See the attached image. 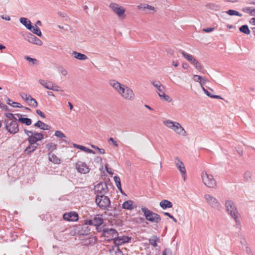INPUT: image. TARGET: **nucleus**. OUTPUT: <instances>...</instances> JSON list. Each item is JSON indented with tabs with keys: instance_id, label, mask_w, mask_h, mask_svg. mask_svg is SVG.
Masks as SVG:
<instances>
[{
	"instance_id": "obj_1",
	"label": "nucleus",
	"mask_w": 255,
	"mask_h": 255,
	"mask_svg": "<svg viewBox=\"0 0 255 255\" xmlns=\"http://www.w3.org/2000/svg\"><path fill=\"white\" fill-rule=\"evenodd\" d=\"M226 211L234 219L237 227L241 225V216L235 203L232 200H227L225 203Z\"/></svg>"
},
{
	"instance_id": "obj_2",
	"label": "nucleus",
	"mask_w": 255,
	"mask_h": 255,
	"mask_svg": "<svg viewBox=\"0 0 255 255\" xmlns=\"http://www.w3.org/2000/svg\"><path fill=\"white\" fill-rule=\"evenodd\" d=\"M163 124L167 128L172 129L177 134L182 136H186V130L179 123L170 120H166L163 121Z\"/></svg>"
},
{
	"instance_id": "obj_3",
	"label": "nucleus",
	"mask_w": 255,
	"mask_h": 255,
	"mask_svg": "<svg viewBox=\"0 0 255 255\" xmlns=\"http://www.w3.org/2000/svg\"><path fill=\"white\" fill-rule=\"evenodd\" d=\"M151 84L156 89V92L161 100L168 102H171V98L165 93V87L160 81L156 80L151 81Z\"/></svg>"
},
{
	"instance_id": "obj_4",
	"label": "nucleus",
	"mask_w": 255,
	"mask_h": 255,
	"mask_svg": "<svg viewBox=\"0 0 255 255\" xmlns=\"http://www.w3.org/2000/svg\"><path fill=\"white\" fill-rule=\"evenodd\" d=\"M95 202L97 205L102 210H108L111 205L109 198L105 195H97Z\"/></svg>"
},
{
	"instance_id": "obj_5",
	"label": "nucleus",
	"mask_w": 255,
	"mask_h": 255,
	"mask_svg": "<svg viewBox=\"0 0 255 255\" xmlns=\"http://www.w3.org/2000/svg\"><path fill=\"white\" fill-rule=\"evenodd\" d=\"M179 52L183 55L184 58L193 65L197 70L201 72H203V69L201 64L193 55L182 50H180Z\"/></svg>"
},
{
	"instance_id": "obj_6",
	"label": "nucleus",
	"mask_w": 255,
	"mask_h": 255,
	"mask_svg": "<svg viewBox=\"0 0 255 255\" xmlns=\"http://www.w3.org/2000/svg\"><path fill=\"white\" fill-rule=\"evenodd\" d=\"M109 7L120 19H124L126 18V9L122 5L115 2H112L110 4Z\"/></svg>"
},
{
	"instance_id": "obj_7",
	"label": "nucleus",
	"mask_w": 255,
	"mask_h": 255,
	"mask_svg": "<svg viewBox=\"0 0 255 255\" xmlns=\"http://www.w3.org/2000/svg\"><path fill=\"white\" fill-rule=\"evenodd\" d=\"M141 211L147 220L156 223L161 221V218L158 214L149 210L145 207H142Z\"/></svg>"
},
{
	"instance_id": "obj_8",
	"label": "nucleus",
	"mask_w": 255,
	"mask_h": 255,
	"mask_svg": "<svg viewBox=\"0 0 255 255\" xmlns=\"http://www.w3.org/2000/svg\"><path fill=\"white\" fill-rule=\"evenodd\" d=\"M201 177L203 182L207 187L214 188L216 186V181L212 175L203 171L202 172Z\"/></svg>"
},
{
	"instance_id": "obj_9",
	"label": "nucleus",
	"mask_w": 255,
	"mask_h": 255,
	"mask_svg": "<svg viewBox=\"0 0 255 255\" xmlns=\"http://www.w3.org/2000/svg\"><path fill=\"white\" fill-rule=\"evenodd\" d=\"M207 204L211 208L218 210L221 208V204L218 200L214 196L209 194H205L204 196Z\"/></svg>"
},
{
	"instance_id": "obj_10",
	"label": "nucleus",
	"mask_w": 255,
	"mask_h": 255,
	"mask_svg": "<svg viewBox=\"0 0 255 255\" xmlns=\"http://www.w3.org/2000/svg\"><path fill=\"white\" fill-rule=\"evenodd\" d=\"M119 95L126 100L132 101L135 98L133 90L127 85H125Z\"/></svg>"
},
{
	"instance_id": "obj_11",
	"label": "nucleus",
	"mask_w": 255,
	"mask_h": 255,
	"mask_svg": "<svg viewBox=\"0 0 255 255\" xmlns=\"http://www.w3.org/2000/svg\"><path fill=\"white\" fill-rule=\"evenodd\" d=\"M5 126L6 130L11 133H16L18 130V126L16 121L5 120Z\"/></svg>"
},
{
	"instance_id": "obj_12",
	"label": "nucleus",
	"mask_w": 255,
	"mask_h": 255,
	"mask_svg": "<svg viewBox=\"0 0 255 255\" xmlns=\"http://www.w3.org/2000/svg\"><path fill=\"white\" fill-rule=\"evenodd\" d=\"M174 163L176 167L179 170L182 178L185 181L186 177V170L183 162L178 157H176L174 159Z\"/></svg>"
},
{
	"instance_id": "obj_13",
	"label": "nucleus",
	"mask_w": 255,
	"mask_h": 255,
	"mask_svg": "<svg viewBox=\"0 0 255 255\" xmlns=\"http://www.w3.org/2000/svg\"><path fill=\"white\" fill-rule=\"evenodd\" d=\"M95 193L97 195H105L108 192V187L105 182H100L94 188Z\"/></svg>"
},
{
	"instance_id": "obj_14",
	"label": "nucleus",
	"mask_w": 255,
	"mask_h": 255,
	"mask_svg": "<svg viewBox=\"0 0 255 255\" xmlns=\"http://www.w3.org/2000/svg\"><path fill=\"white\" fill-rule=\"evenodd\" d=\"M118 233L115 229L107 228L103 230V236L108 240H113L118 236Z\"/></svg>"
},
{
	"instance_id": "obj_15",
	"label": "nucleus",
	"mask_w": 255,
	"mask_h": 255,
	"mask_svg": "<svg viewBox=\"0 0 255 255\" xmlns=\"http://www.w3.org/2000/svg\"><path fill=\"white\" fill-rule=\"evenodd\" d=\"M43 138L44 135L42 133L33 132L29 138H27V141L30 144H36L37 141L41 140Z\"/></svg>"
},
{
	"instance_id": "obj_16",
	"label": "nucleus",
	"mask_w": 255,
	"mask_h": 255,
	"mask_svg": "<svg viewBox=\"0 0 255 255\" xmlns=\"http://www.w3.org/2000/svg\"><path fill=\"white\" fill-rule=\"evenodd\" d=\"M76 168L77 171L82 174H86L90 171V168L85 162L79 161L76 164Z\"/></svg>"
},
{
	"instance_id": "obj_17",
	"label": "nucleus",
	"mask_w": 255,
	"mask_h": 255,
	"mask_svg": "<svg viewBox=\"0 0 255 255\" xmlns=\"http://www.w3.org/2000/svg\"><path fill=\"white\" fill-rule=\"evenodd\" d=\"M109 84L119 94L121 92L126 85L122 84L118 81L112 79L109 81Z\"/></svg>"
},
{
	"instance_id": "obj_18",
	"label": "nucleus",
	"mask_w": 255,
	"mask_h": 255,
	"mask_svg": "<svg viewBox=\"0 0 255 255\" xmlns=\"http://www.w3.org/2000/svg\"><path fill=\"white\" fill-rule=\"evenodd\" d=\"M25 39L29 43L41 46L42 44V42L40 39L30 33H28L26 35Z\"/></svg>"
},
{
	"instance_id": "obj_19",
	"label": "nucleus",
	"mask_w": 255,
	"mask_h": 255,
	"mask_svg": "<svg viewBox=\"0 0 255 255\" xmlns=\"http://www.w3.org/2000/svg\"><path fill=\"white\" fill-rule=\"evenodd\" d=\"M63 218L66 221H77L78 220V215L74 212L66 213L63 214Z\"/></svg>"
},
{
	"instance_id": "obj_20",
	"label": "nucleus",
	"mask_w": 255,
	"mask_h": 255,
	"mask_svg": "<svg viewBox=\"0 0 255 255\" xmlns=\"http://www.w3.org/2000/svg\"><path fill=\"white\" fill-rule=\"evenodd\" d=\"M130 240V238L128 237V236H123L118 237V236L116 237V238H115L114 242L115 245L118 246L119 247V245H121L126 243H128Z\"/></svg>"
},
{
	"instance_id": "obj_21",
	"label": "nucleus",
	"mask_w": 255,
	"mask_h": 255,
	"mask_svg": "<svg viewBox=\"0 0 255 255\" xmlns=\"http://www.w3.org/2000/svg\"><path fill=\"white\" fill-rule=\"evenodd\" d=\"M136 207V205L132 200H128L124 202L122 204V208L124 209L131 210Z\"/></svg>"
},
{
	"instance_id": "obj_22",
	"label": "nucleus",
	"mask_w": 255,
	"mask_h": 255,
	"mask_svg": "<svg viewBox=\"0 0 255 255\" xmlns=\"http://www.w3.org/2000/svg\"><path fill=\"white\" fill-rule=\"evenodd\" d=\"M110 255H123L122 251L118 246H112L110 249Z\"/></svg>"
},
{
	"instance_id": "obj_23",
	"label": "nucleus",
	"mask_w": 255,
	"mask_h": 255,
	"mask_svg": "<svg viewBox=\"0 0 255 255\" xmlns=\"http://www.w3.org/2000/svg\"><path fill=\"white\" fill-rule=\"evenodd\" d=\"M102 223L103 219L98 216L94 217L93 219L89 221V225H92L97 227L101 225Z\"/></svg>"
},
{
	"instance_id": "obj_24",
	"label": "nucleus",
	"mask_w": 255,
	"mask_h": 255,
	"mask_svg": "<svg viewBox=\"0 0 255 255\" xmlns=\"http://www.w3.org/2000/svg\"><path fill=\"white\" fill-rule=\"evenodd\" d=\"M149 244L156 248L158 247L157 243L160 242V239L156 236H152L148 240Z\"/></svg>"
},
{
	"instance_id": "obj_25",
	"label": "nucleus",
	"mask_w": 255,
	"mask_h": 255,
	"mask_svg": "<svg viewBox=\"0 0 255 255\" xmlns=\"http://www.w3.org/2000/svg\"><path fill=\"white\" fill-rule=\"evenodd\" d=\"M242 10L245 13L250 14L251 16H255V7L247 6L243 7Z\"/></svg>"
},
{
	"instance_id": "obj_26",
	"label": "nucleus",
	"mask_w": 255,
	"mask_h": 255,
	"mask_svg": "<svg viewBox=\"0 0 255 255\" xmlns=\"http://www.w3.org/2000/svg\"><path fill=\"white\" fill-rule=\"evenodd\" d=\"M159 205L161 208L163 209H166L167 208H171L173 207L172 202L167 200H163L160 203Z\"/></svg>"
},
{
	"instance_id": "obj_27",
	"label": "nucleus",
	"mask_w": 255,
	"mask_h": 255,
	"mask_svg": "<svg viewBox=\"0 0 255 255\" xmlns=\"http://www.w3.org/2000/svg\"><path fill=\"white\" fill-rule=\"evenodd\" d=\"M73 146L77 148L80 149L82 151H83L85 152L88 153H92L95 154V152L92 149H89L84 146L77 144L76 143H73Z\"/></svg>"
},
{
	"instance_id": "obj_28",
	"label": "nucleus",
	"mask_w": 255,
	"mask_h": 255,
	"mask_svg": "<svg viewBox=\"0 0 255 255\" xmlns=\"http://www.w3.org/2000/svg\"><path fill=\"white\" fill-rule=\"evenodd\" d=\"M17 116L18 117V122L21 123L22 124H24L27 126H29L31 124L32 121L30 119L27 118H22V115L20 114H17Z\"/></svg>"
},
{
	"instance_id": "obj_29",
	"label": "nucleus",
	"mask_w": 255,
	"mask_h": 255,
	"mask_svg": "<svg viewBox=\"0 0 255 255\" xmlns=\"http://www.w3.org/2000/svg\"><path fill=\"white\" fill-rule=\"evenodd\" d=\"M39 83L43 86L45 88L48 90H51L53 83L49 81H46L43 79H39L38 80Z\"/></svg>"
},
{
	"instance_id": "obj_30",
	"label": "nucleus",
	"mask_w": 255,
	"mask_h": 255,
	"mask_svg": "<svg viewBox=\"0 0 255 255\" xmlns=\"http://www.w3.org/2000/svg\"><path fill=\"white\" fill-rule=\"evenodd\" d=\"M34 126L43 130H49L50 128L49 126L46 125L40 121H38L37 123H36L34 124Z\"/></svg>"
},
{
	"instance_id": "obj_31",
	"label": "nucleus",
	"mask_w": 255,
	"mask_h": 255,
	"mask_svg": "<svg viewBox=\"0 0 255 255\" xmlns=\"http://www.w3.org/2000/svg\"><path fill=\"white\" fill-rule=\"evenodd\" d=\"M19 20L20 23L22 24L27 29L29 30L31 28V21L27 18L25 17H21Z\"/></svg>"
},
{
	"instance_id": "obj_32",
	"label": "nucleus",
	"mask_w": 255,
	"mask_h": 255,
	"mask_svg": "<svg viewBox=\"0 0 255 255\" xmlns=\"http://www.w3.org/2000/svg\"><path fill=\"white\" fill-rule=\"evenodd\" d=\"M49 160L55 163V164H60L61 162V160L59 158L57 157V156L53 153H48Z\"/></svg>"
},
{
	"instance_id": "obj_33",
	"label": "nucleus",
	"mask_w": 255,
	"mask_h": 255,
	"mask_svg": "<svg viewBox=\"0 0 255 255\" xmlns=\"http://www.w3.org/2000/svg\"><path fill=\"white\" fill-rule=\"evenodd\" d=\"M137 7L138 9H143V10L145 9H147L149 10H151V11H156V8L154 7H153L151 5H148L147 4H145V3L140 4L137 5Z\"/></svg>"
},
{
	"instance_id": "obj_34",
	"label": "nucleus",
	"mask_w": 255,
	"mask_h": 255,
	"mask_svg": "<svg viewBox=\"0 0 255 255\" xmlns=\"http://www.w3.org/2000/svg\"><path fill=\"white\" fill-rule=\"evenodd\" d=\"M73 55L75 58L80 60H85L88 58L86 55L79 53L77 51H74L73 52Z\"/></svg>"
},
{
	"instance_id": "obj_35",
	"label": "nucleus",
	"mask_w": 255,
	"mask_h": 255,
	"mask_svg": "<svg viewBox=\"0 0 255 255\" xmlns=\"http://www.w3.org/2000/svg\"><path fill=\"white\" fill-rule=\"evenodd\" d=\"M38 144H30L28 145L25 149L24 152L26 154H29L33 152L38 147Z\"/></svg>"
},
{
	"instance_id": "obj_36",
	"label": "nucleus",
	"mask_w": 255,
	"mask_h": 255,
	"mask_svg": "<svg viewBox=\"0 0 255 255\" xmlns=\"http://www.w3.org/2000/svg\"><path fill=\"white\" fill-rule=\"evenodd\" d=\"M193 79L195 82H199L200 83L201 87L202 86H203V84L205 83L206 81V79L204 78L197 75H194L193 77Z\"/></svg>"
},
{
	"instance_id": "obj_37",
	"label": "nucleus",
	"mask_w": 255,
	"mask_h": 255,
	"mask_svg": "<svg viewBox=\"0 0 255 255\" xmlns=\"http://www.w3.org/2000/svg\"><path fill=\"white\" fill-rule=\"evenodd\" d=\"M57 145L53 142H49L46 144V148L50 151L49 153H52V151L57 149Z\"/></svg>"
},
{
	"instance_id": "obj_38",
	"label": "nucleus",
	"mask_w": 255,
	"mask_h": 255,
	"mask_svg": "<svg viewBox=\"0 0 255 255\" xmlns=\"http://www.w3.org/2000/svg\"><path fill=\"white\" fill-rule=\"evenodd\" d=\"M34 34L37 35L38 36L41 37L42 36V33L41 32L39 28L37 26V25H34L33 26L31 25V28L29 29Z\"/></svg>"
},
{
	"instance_id": "obj_39",
	"label": "nucleus",
	"mask_w": 255,
	"mask_h": 255,
	"mask_svg": "<svg viewBox=\"0 0 255 255\" xmlns=\"http://www.w3.org/2000/svg\"><path fill=\"white\" fill-rule=\"evenodd\" d=\"M7 104L14 108H23V107L20 103L13 102L9 99H7Z\"/></svg>"
},
{
	"instance_id": "obj_40",
	"label": "nucleus",
	"mask_w": 255,
	"mask_h": 255,
	"mask_svg": "<svg viewBox=\"0 0 255 255\" xmlns=\"http://www.w3.org/2000/svg\"><path fill=\"white\" fill-rule=\"evenodd\" d=\"M240 31L246 34H250L251 33L250 30L247 25H243L240 27Z\"/></svg>"
},
{
	"instance_id": "obj_41",
	"label": "nucleus",
	"mask_w": 255,
	"mask_h": 255,
	"mask_svg": "<svg viewBox=\"0 0 255 255\" xmlns=\"http://www.w3.org/2000/svg\"><path fill=\"white\" fill-rule=\"evenodd\" d=\"M27 103L29 106L34 108L37 107L38 105L37 101L34 98H32V97H31L28 100Z\"/></svg>"
},
{
	"instance_id": "obj_42",
	"label": "nucleus",
	"mask_w": 255,
	"mask_h": 255,
	"mask_svg": "<svg viewBox=\"0 0 255 255\" xmlns=\"http://www.w3.org/2000/svg\"><path fill=\"white\" fill-rule=\"evenodd\" d=\"M227 13H228L230 15H237L240 17L242 16V14L240 13L239 12L233 10V9H229L227 11Z\"/></svg>"
},
{
	"instance_id": "obj_43",
	"label": "nucleus",
	"mask_w": 255,
	"mask_h": 255,
	"mask_svg": "<svg viewBox=\"0 0 255 255\" xmlns=\"http://www.w3.org/2000/svg\"><path fill=\"white\" fill-rule=\"evenodd\" d=\"M24 58L28 62L31 63L32 65H36L38 63L37 59L30 57L29 56H26Z\"/></svg>"
},
{
	"instance_id": "obj_44",
	"label": "nucleus",
	"mask_w": 255,
	"mask_h": 255,
	"mask_svg": "<svg viewBox=\"0 0 255 255\" xmlns=\"http://www.w3.org/2000/svg\"><path fill=\"white\" fill-rule=\"evenodd\" d=\"M19 95L21 97V98L23 99L25 102H28V100L30 98V97H31L30 95H27L24 93H20L19 94Z\"/></svg>"
},
{
	"instance_id": "obj_45",
	"label": "nucleus",
	"mask_w": 255,
	"mask_h": 255,
	"mask_svg": "<svg viewBox=\"0 0 255 255\" xmlns=\"http://www.w3.org/2000/svg\"><path fill=\"white\" fill-rule=\"evenodd\" d=\"M162 255H173L172 251L169 248H166L162 251Z\"/></svg>"
},
{
	"instance_id": "obj_46",
	"label": "nucleus",
	"mask_w": 255,
	"mask_h": 255,
	"mask_svg": "<svg viewBox=\"0 0 255 255\" xmlns=\"http://www.w3.org/2000/svg\"><path fill=\"white\" fill-rule=\"evenodd\" d=\"M54 135L55 136L61 138H66V135L60 130H56Z\"/></svg>"
},
{
	"instance_id": "obj_47",
	"label": "nucleus",
	"mask_w": 255,
	"mask_h": 255,
	"mask_svg": "<svg viewBox=\"0 0 255 255\" xmlns=\"http://www.w3.org/2000/svg\"><path fill=\"white\" fill-rule=\"evenodd\" d=\"M52 89L51 90L56 91V92H60L63 91V90L61 89V87L57 85L52 84Z\"/></svg>"
},
{
	"instance_id": "obj_48",
	"label": "nucleus",
	"mask_w": 255,
	"mask_h": 255,
	"mask_svg": "<svg viewBox=\"0 0 255 255\" xmlns=\"http://www.w3.org/2000/svg\"><path fill=\"white\" fill-rule=\"evenodd\" d=\"M5 117L8 119L7 120H17L16 118L14 117V115L11 113L5 114Z\"/></svg>"
},
{
	"instance_id": "obj_49",
	"label": "nucleus",
	"mask_w": 255,
	"mask_h": 255,
	"mask_svg": "<svg viewBox=\"0 0 255 255\" xmlns=\"http://www.w3.org/2000/svg\"><path fill=\"white\" fill-rule=\"evenodd\" d=\"M91 147L93 148H94V149L97 150L99 151V152L101 154H105V150L103 148H100L98 146H96L94 145H91Z\"/></svg>"
},
{
	"instance_id": "obj_50",
	"label": "nucleus",
	"mask_w": 255,
	"mask_h": 255,
	"mask_svg": "<svg viewBox=\"0 0 255 255\" xmlns=\"http://www.w3.org/2000/svg\"><path fill=\"white\" fill-rule=\"evenodd\" d=\"M164 215L169 217L170 219H171L173 220V221L174 222H175V223L177 222V220L172 215H171L170 213H169L168 212H164Z\"/></svg>"
},
{
	"instance_id": "obj_51",
	"label": "nucleus",
	"mask_w": 255,
	"mask_h": 255,
	"mask_svg": "<svg viewBox=\"0 0 255 255\" xmlns=\"http://www.w3.org/2000/svg\"><path fill=\"white\" fill-rule=\"evenodd\" d=\"M59 72L63 76H66L67 74V70L63 67L59 69Z\"/></svg>"
},
{
	"instance_id": "obj_52",
	"label": "nucleus",
	"mask_w": 255,
	"mask_h": 255,
	"mask_svg": "<svg viewBox=\"0 0 255 255\" xmlns=\"http://www.w3.org/2000/svg\"><path fill=\"white\" fill-rule=\"evenodd\" d=\"M202 89L204 93L209 97L212 98L213 95H212L208 90H207L203 86H202Z\"/></svg>"
},
{
	"instance_id": "obj_53",
	"label": "nucleus",
	"mask_w": 255,
	"mask_h": 255,
	"mask_svg": "<svg viewBox=\"0 0 255 255\" xmlns=\"http://www.w3.org/2000/svg\"><path fill=\"white\" fill-rule=\"evenodd\" d=\"M33 131H30L27 129H24V133L26 134V135L28 136L27 138H29V136H31V135L33 133Z\"/></svg>"
},
{
	"instance_id": "obj_54",
	"label": "nucleus",
	"mask_w": 255,
	"mask_h": 255,
	"mask_svg": "<svg viewBox=\"0 0 255 255\" xmlns=\"http://www.w3.org/2000/svg\"><path fill=\"white\" fill-rule=\"evenodd\" d=\"M36 113L42 118H45V116L40 110H37L36 111Z\"/></svg>"
},
{
	"instance_id": "obj_55",
	"label": "nucleus",
	"mask_w": 255,
	"mask_h": 255,
	"mask_svg": "<svg viewBox=\"0 0 255 255\" xmlns=\"http://www.w3.org/2000/svg\"><path fill=\"white\" fill-rule=\"evenodd\" d=\"M109 141H111L116 147L118 146L117 142L112 137L109 138Z\"/></svg>"
},
{
	"instance_id": "obj_56",
	"label": "nucleus",
	"mask_w": 255,
	"mask_h": 255,
	"mask_svg": "<svg viewBox=\"0 0 255 255\" xmlns=\"http://www.w3.org/2000/svg\"><path fill=\"white\" fill-rule=\"evenodd\" d=\"M106 171L109 174H111V175H113V172L112 171V170L111 168H108V165H106Z\"/></svg>"
},
{
	"instance_id": "obj_57",
	"label": "nucleus",
	"mask_w": 255,
	"mask_h": 255,
	"mask_svg": "<svg viewBox=\"0 0 255 255\" xmlns=\"http://www.w3.org/2000/svg\"><path fill=\"white\" fill-rule=\"evenodd\" d=\"M240 244L243 246V247H247V242L244 239H242L240 241Z\"/></svg>"
},
{
	"instance_id": "obj_58",
	"label": "nucleus",
	"mask_w": 255,
	"mask_h": 255,
	"mask_svg": "<svg viewBox=\"0 0 255 255\" xmlns=\"http://www.w3.org/2000/svg\"><path fill=\"white\" fill-rule=\"evenodd\" d=\"M114 181H115L116 184H117L118 183H119L121 182L120 178L118 176H115L114 177Z\"/></svg>"
},
{
	"instance_id": "obj_59",
	"label": "nucleus",
	"mask_w": 255,
	"mask_h": 255,
	"mask_svg": "<svg viewBox=\"0 0 255 255\" xmlns=\"http://www.w3.org/2000/svg\"><path fill=\"white\" fill-rule=\"evenodd\" d=\"M172 65L176 67L179 65V61L178 60H173L172 62Z\"/></svg>"
},
{
	"instance_id": "obj_60",
	"label": "nucleus",
	"mask_w": 255,
	"mask_h": 255,
	"mask_svg": "<svg viewBox=\"0 0 255 255\" xmlns=\"http://www.w3.org/2000/svg\"><path fill=\"white\" fill-rule=\"evenodd\" d=\"M214 29V28H211V27H210V28H204L203 29V31L205 32H210L211 31H212Z\"/></svg>"
},
{
	"instance_id": "obj_61",
	"label": "nucleus",
	"mask_w": 255,
	"mask_h": 255,
	"mask_svg": "<svg viewBox=\"0 0 255 255\" xmlns=\"http://www.w3.org/2000/svg\"><path fill=\"white\" fill-rule=\"evenodd\" d=\"M182 66L183 68H184L185 69H187L189 67V65L187 63L185 62V63H182Z\"/></svg>"
},
{
	"instance_id": "obj_62",
	"label": "nucleus",
	"mask_w": 255,
	"mask_h": 255,
	"mask_svg": "<svg viewBox=\"0 0 255 255\" xmlns=\"http://www.w3.org/2000/svg\"><path fill=\"white\" fill-rule=\"evenodd\" d=\"M1 17L3 19H5L7 21H9L10 20V18L9 16L4 17L3 15H2Z\"/></svg>"
},
{
	"instance_id": "obj_63",
	"label": "nucleus",
	"mask_w": 255,
	"mask_h": 255,
	"mask_svg": "<svg viewBox=\"0 0 255 255\" xmlns=\"http://www.w3.org/2000/svg\"><path fill=\"white\" fill-rule=\"evenodd\" d=\"M68 105L70 109V110H72L73 109V106L70 102H68Z\"/></svg>"
},
{
	"instance_id": "obj_64",
	"label": "nucleus",
	"mask_w": 255,
	"mask_h": 255,
	"mask_svg": "<svg viewBox=\"0 0 255 255\" xmlns=\"http://www.w3.org/2000/svg\"><path fill=\"white\" fill-rule=\"evenodd\" d=\"M251 23H252L253 24L255 25V17L252 18L251 19Z\"/></svg>"
}]
</instances>
